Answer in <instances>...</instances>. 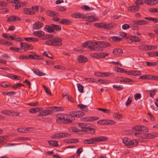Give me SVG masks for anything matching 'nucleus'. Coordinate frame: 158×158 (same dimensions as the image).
Here are the masks:
<instances>
[{
    "instance_id": "nucleus-55",
    "label": "nucleus",
    "mask_w": 158,
    "mask_h": 158,
    "mask_svg": "<svg viewBox=\"0 0 158 158\" xmlns=\"http://www.w3.org/2000/svg\"><path fill=\"white\" fill-rule=\"evenodd\" d=\"M43 87L44 88L45 90V92L48 94H49L50 95H52V94L49 89L47 88V87H46L44 85H42Z\"/></svg>"
},
{
    "instance_id": "nucleus-50",
    "label": "nucleus",
    "mask_w": 158,
    "mask_h": 158,
    "mask_svg": "<svg viewBox=\"0 0 158 158\" xmlns=\"http://www.w3.org/2000/svg\"><path fill=\"white\" fill-rule=\"evenodd\" d=\"M109 54L104 52H101L99 53V58H103L105 57L106 56H108Z\"/></svg>"
},
{
    "instance_id": "nucleus-29",
    "label": "nucleus",
    "mask_w": 158,
    "mask_h": 158,
    "mask_svg": "<svg viewBox=\"0 0 158 158\" xmlns=\"http://www.w3.org/2000/svg\"><path fill=\"white\" fill-rule=\"evenodd\" d=\"M96 128V127L95 126H93L92 128L87 127V131H88L90 134H93L95 132V129Z\"/></svg>"
},
{
    "instance_id": "nucleus-4",
    "label": "nucleus",
    "mask_w": 158,
    "mask_h": 158,
    "mask_svg": "<svg viewBox=\"0 0 158 158\" xmlns=\"http://www.w3.org/2000/svg\"><path fill=\"white\" fill-rule=\"evenodd\" d=\"M100 43L99 41L92 42L89 43L88 45V48L91 50L97 51H101L102 50V47L99 46Z\"/></svg>"
},
{
    "instance_id": "nucleus-39",
    "label": "nucleus",
    "mask_w": 158,
    "mask_h": 158,
    "mask_svg": "<svg viewBox=\"0 0 158 158\" xmlns=\"http://www.w3.org/2000/svg\"><path fill=\"white\" fill-rule=\"evenodd\" d=\"M113 117L114 118L118 119H120L122 118V114L118 113H114L113 114Z\"/></svg>"
},
{
    "instance_id": "nucleus-32",
    "label": "nucleus",
    "mask_w": 158,
    "mask_h": 158,
    "mask_svg": "<svg viewBox=\"0 0 158 158\" xmlns=\"http://www.w3.org/2000/svg\"><path fill=\"white\" fill-rule=\"evenodd\" d=\"M129 8H130V10L131 11L135 12L139 10V7L138 5H136V6L134 5L132 6L129 7Z\"/></svg>"
},
{
    "instance_id": "nucleus-20",
    "label": "nucleus",
    "mask_w": 158,
    "mask_h": 158,
    "mask_svg": "<svg viewBox=\"0 0 158 158\" xmlns=\"http://www.w3.org/2000/svg\"><path fill=\"white\" fill-rule=\"evenodd\" d=\"M23 12L26 15H33L35 14V12L31 10L30 8H25L23 9Z\"/></svg>"
},
{
    "instance_id": "nucleus-57",
    "label": "nucleus",
    "mask_w": 158,
    "mask_h": 158,
    "mask_svg": "<svg viewBox=\"0 0 158 158\" xmlns=\"http://www.w3.org/2000/svg\"><path fill=\"white\" fill-rule=\"evenodd\" d=\"M131 38L132 40L134 42H139L141 40L140 38L135 36H133L131 37Z\"/></svg>"
},
{
    "instance_id": "nucleus-42",
    "label": "nucleus",
    "mask_w": 158,
    "mask_h": 158,
    "mask_svg": "<svg viewBox=\"0 0 158 158\" xmlns=\"http://www.w3.org/2000/svg\"><path fill=\"white\" fill-rule=\"evenodd\" d=\"M144 19H145L151 21L155 23H156L158 22V19H155L152 17H145Z\"/></svg>"
},
{
    "instance_id": "nucleus-60",
    "label": "nucleus",
    "mask_w": 158,
    "mask_h": 158,
    "mask_svg": "<svg viewBox=\"0 0 158 158\" xmlns=\"http://www.w3.org/2000/svg\"><path fill=\"white\" fill-rule=\"evenodd\" d=\"M82 9H84L85 10H93V9L89 7L87 5H84L81 6Z\"/></svg>"
},
{
    "instance_id": "nucleus-1",
    "label": "nucleus",
    "mask_w": 158,
    "mask_h": 158,
    "mask_svg": "<svg viewBox=\"0 0 158 158\" xmlns=\"http://www.w3.org/2000/svg\"><path fill=\"white\" fill-rule=\"evenodd\" d=\"M107 138L104 136H99L95 138H93L89 139L84 140L83 143L85 144H91L95 143L97 142L106 141Z\"/></svg>"
},
{
    "instance_id": "nucleus-47",
    "label": "nucleus",
    "mask_w": 158,
    "mask_h": 158,
    "mask_svg": "<svg viewBox=\"0 0 158 158\" xmlns=\"http://www.w3.org/2000/svg\"><path fill=\"white\" fill-rule=\"evenodd\" d=\"M84 80L90 82H95L97 83V80L92 78H85Z\"/></svg>"
},
{
    "instance_id": "nucleus-15",
    "label": "nucleus",
    "mask_w": 158,
    "mask_h": 158,
    "mask_svg": "<svg viewBox=\"0 0 158 158\" xmlns=\"http://www.w3.org/2000/svg\"><path fill=\"white\" fill-rule=\"evenodd\" d=\"M71 16L74 18L78 19L82 18L83 19L85 17L84 14L79 13H73L71 15Z\"/></svg>"
},
{
    "instance_id": "nucleus-59",
    "label": "nucleus",
    "mask_w": 158,
    "mask_h": 158,
    "mask_svg": "<svg viewBox=\"0 0 158 158\" xmlns=\"http://www.w3.org/2000/svg\"><path fill=\"white\" fill-rule=\"evenodd\" d=\"M77 88L78 91L80 93H82L83 91V86L80 84H78Z\"/></svg>"
},
{
    "instance_id": "nucleus-53",
    "label": "nucleus",
    "mask_w": 158,
    "mask_h": 158,
    "mask_svg": "<svg viewBox=\"0 0 158 158\" xmlns=\"http://www.w3.org/2000/svg\"><path fill=\"white\" fill-rule=\"evenodd\" d=\"M97 82H99L102 84H108L109 83V81L107 80H104L103 79H99L97 80Z\"/></svg>"
},
{
    "instance_id": "nucleus-22",
    "label": "nucleus",
    "mask_w": 158,
    "mask_h": 158,
    "mask_svg": "<svg viewBox=\"0 0 158 158\" xmlns=\"http://www.w3.org/2000/svg\"><path fill=\"white\" fill-rule=\"evenodd\" d=\"M100 43L99 46L101 47H102V48H106L108 47H110L111 46V44L108 43H107L105 41H99Z\"/></svg>"
},
{
    "instance_id": "nucleus-5",
    "label": "nucleus",
    "mask_w": 158,
    "mask_h": 158,
    "mask_svg": "<svg viewBox=\"0 0 158 158\" xmlns=\"http://www.w3.org/2000/svg\"><path fill=\"white\" fill-rule=\"evenodd\" d=\"M57 117L60 120H64L66 123H71L72 120L70 119L69 116L66 114H58L57 115Z\"/></svg>"
},
{
    "instance_id": "nucleus-33",
    "label": "nucleus",
    "mask_w": 158,
    "mask_h": 158,
    "mask_svg": "<svg viewBox=\"0 0 158 158\" xmlns=\"http://www.w3.org/2000/svg\"><path fill=\"white\" fill-rule=\"evenodd\" d=\"M51 25L52 26L53 29H55L56 31H59L61 29V27L60 25L53 24H51Z\"/></svg>"
},
{
    "instance_id": "nucleus-24",
    "label": "nucleus",
    "mask_w": 158,
    "mask_h": 158,
    "mask_svg": "<svg viewBox=\"0 0 158 158\" xmlns=\"http://www.w3.org/2000/svg\"><path fill=\"white\" fill-rule=\"evenodd\" d=\"M109 40L111 41L118 42L121 40V39L117 36H111L109 38Z\"/></svg>"
},
{
    "instance_id": "nucleus-23",
    "label": "nucleus",
    "mask_w": 158,
    "mask_h": 158,
    "mask_svg": "<svg viewBox=\"0 0 158 158\" xmlns=\"http://www.w3.org/2000/svg\"><path fill=\"white\" fill-rule=\"evenodd\" d=\"M71 22L70 20L65 19H62L59 22L60 23L64 25H69L71 23Z\"/></svg>"
},
{
    "instance_id": "nucleus-25",
    "label": "nucleus",
    "mask_w": 158,
    "mask_h": 158,
    "mask_svg": "<svg viewBox=\"0 0 158 158\" xmlns=\"http://www.w3.org/2000/svg\"><path fill=\"white\" fill-rule=\"evenodd\" d=\"M157 2V0H145V3L149 5H155Z\"/></svg>"
},
{
    "instance_id": "nucleus-34",
    "label": "nucleus",
    "mask_w": 158,
    "mask_h": 158,
    "mask_svg": "<svg viewBox=\"0 0 158 158\" xmlns=\"http://www.w3.org/2000/svg\"><path fill=\"white\" fill-rule=\"evenodd\" d=\"M29 60L30 58H32L34 59H39V56L36 55L35 52H33V54L29 55L28 56Z\"/></svg>"
},
{
    "instance_id": "nucleus-43",
    "label": "nucleus",
    "mask_w": 158,
    "mask_h": 158,
    "mask_svg": "<svg viewBox=\"0 0 158 158\" xmlns=\"http://www.w3.org/2000/svg\"><path fill=\"white\" fill-rule=\"evenodd\" d=\"M113 87L114 89H115L117 90L118 91H120L123 90V87L122 85H118L117 86L115 85H113Z\"/></svg>"
},
{
    "instance_id": "nucleus-54",
    "label": "nucleus",
    "mask_w": 158,
    "mask_h": 158,
    "mask_svg": "<svg viewBox=\"0 0 158 158\" xmlns=\"http://www.w3.org/2000/svg\"><path fill=\"white\" fill-rule=\"evenodd\" d=\"M141 125H136L132 127V129L137 131H140Z\"/></svg>"
},
{
    "instance_id": "nucleus-26",
    "label": "nucleus",
    "mask_w": 158,
    "mask_h": 158,
    "mask_svg": "<svg viewBox=\"0 0 158 158\" xmlns=\"http://www.w3.org/2000/svg\"><path fill=\"white\" fill-rule=\"evenodd\" d=\"M26 41L29 42H35L38 41V40L35 38L33 37H27L24 38Z\"/></svg>"
},
{
    "instance_id": "nucleus-46",
    "label": "nucleus",
    "mask_w": 158,
    "mask_h": 158,
    "mask_svg": "<svg viewBox=\"0 0 158 158\" xmlns=\"http://www.w3.org/2000/svg\"><path fill=\"white\" fill-rule=\"evenodd\" d=\"M47 14L51 16H54L57 15V13L56 12L51 10L48 11L47 12Z\"/></svg>"
},
{
    "instance_id": "nucleus-19",
    "label": "nucleus",
    "mask_w": 158,
    "mask_h": 158,
    "mask_svg": "<svg viewBox=\"0 0 158 158\" xmlns=\"http://www.w3.org/2000/svg\"><path fill=\"white\" fill-rule=\"evenodd\" d=\"M123 51L120 48H115L113 50V53L116 56L120 55L122 54Z\"/></svg>"
},
{
    "instance_id": "nucleus-37",
    "label": "nucleus",
    "mask_w": 158,
    "mask_h": 158,
    "mask_svg": "<svg viewBox=\"0 0 158 158\" xmlns=\"http://www.w3.org/2000/svg\"><path fill=\"white\" fill-rule=\"evenodd\" d=\"M41 108L40 107L31 108L29 109V111L31 113H35L40 111L41 110Z\"/></svg>"
},
{
    "instance_id": "nucleus-17",
    "label": "nucleus",
    "mask_w": 158,
    "mask_h": 158,
    "mask_svg": "<svg viewBox=\"0 0 158 158\" xmlns=\"http://www.w3.org/2000/svg\"><path fill=\"white\" fill-rule=\"evenodd\" d=\"M77 60L79 62L82 63L86 62L88 61V59L86 57L81 55L78 56Z\"/></svg>"
},
{
    "instance_id": "nucleus-14",
    "label": "nucleus",
    "mask_w": 158,
    "mask_h": 158,
    "mask_svg": "<svg viewBox=\"0 0 158 158\" xmlns=\"http://www.w3.org/2000/svg\"><path fill=\"white\" fill-rule=\"evenodd\" d=\"M20 18L15 15H12L7 18V21L10 22L15 21H19Z\"/></svg>"
},
{
    "instance_id": "nucleus-35",
    "label": "nucleus",
    "mask_w": 158,
    "mask_h": 158,
    "mask_svg": "<svg viewBox=\"0 0 158 158\" xmlns=\"http://www.w3.org/2000/svg\"><path fill=\"white\" fill-rule=\"evenodd\" d=\"M110 76L112 77H114V75L113 73L109 72L102 73V77H106Z\"/></svg>"
},
{
    "instance_id": "nucleus-6",
    "label": "nucleus",
    "mask_w": 158,
    "mask_h": 158,
    "mask_svg": "<svg viewBox=\"0 0 158 158\" xmlns=\"http://www.w3.org/2000/svg\"><path fill=\"white\" fill-rule=\"evenodd\" d=\"M85 114V113L81 111H74L70 112L69 115L72 117L80 118Z\"/></svg>"
},
{
    "instance_id": "nucleus-41",
    "label": "nucleus",
    "mask_w": 158,
    "mask_h": 158,
    "mask_svg": "<svg viewBox=\"0 0 158 158\" xmlns=\"http://www.w3.org/2000/svg\"><path fill=\"white\" fill-rule=\"evenodd\" d=\"M147 47V51L156 49L157 48L156 46L152 45H148Z\"/></svg>"
},
{
    "instance_id": "nucleus-8",
    "label": "nucleus",
    "mask_w": 158,
    "mask_h": 158,
    "mask_svg": "<svg viewBox=\"0 0 158 158\" xmlns=\"http://www.w3.org/2000/svg\"><path fill=\"white\" fill-rule=\"evenodd\" d=\"M79 126L81 128L78 129H76L75 127H72L71 129L73 131H83L87 132V127H85V123H79Z\"/></svg>"
},
{
    "instance_id": "nucleus-13",
    "label": "nucleus",
    "mask_w": 158,
    "mask_h": 158,
    "mask_svg": "<svg viewBox=\"0 0 158 158\" xmlns=\"http://www.w3.org/2000/svg\"><path fill=\"white\" fill-rule=\"evenodd\" d=\"M134 23L137 25H143L148 24L149 23L145 20H136L133 22Z\"/></svg>"
},
{
    "instance_id": "nucleus-56",
    "label": "nucleus",
    "mask_w": 158,
    "mask_h": 158,
    "mask_svg": "<svg viewBox=\"0 0 158 158\" xmlns=\"http://www.w3.org/2000/svg\"><path fill=\"white\" fill-rule=\"evenodd\" d=\"M140 131L147 132L148 131V129L147 127L141 125Z\"/></svg>"
},
{
    "instance_id": "nucleus-9",
    "label": "nucleus",
    "mask_w": 158,
    "mask_h": 158,
    "mask_svg": "<svg viewBox=\"0 0 158 158\" xmlns=\"http://www.w3.org/2000/svg\"><path fill=\"white\" fill-rule=\"evenodd\" d=\"M52 46H61L62 44L61 42L62 40L58 37H55L52 39Z\"/></svg>"
},
{
    "instance_id": "nucleus-44",
    "label": "nucleus",
    "mask_w": 158,
    "mask_h": 158,
    "mask_svg": "<svg viewBox=\"0 0 158 158\" xmlns=\"http://www.w3.org/2000/svg\"><path fill=\"white\" fill-rule=\"evenodd\" d=\"M138 48L139 50L143 51H147V45H141L138 47Z\"/></svg>"
},
{
    "instance_id": "nucleus-16",
    "label": "nucleus",
    "mask_w": 158,
    "mask_h": 158,
    "mask_svg": "<svg viewBox=\"0 0 158 158\" xmlns=\"http://www.w3.org/2000/svg\"><path fill=\"white\" fill-rule=\"evenodd\" d=\"M83 19L89 22L96 21L98 20V19H95L93 16H88L86 17L85 15V17Z\"/></svg>"
},
{
    "instance_id": "nucleus-28",
    "label": "nucleus",
    "mask_w": 158,
    "mask_h": 158,
    "mask_svg": "<svg viewBox=\"0 0 158 158\" xmlns=\"http://www.w3.org/2000/svg\"><path fill=\"white\" fill-rule=\"evenodd\" d=\"M77 107L78 108H80L81 110H84L86 112L88 110L87 106L82 104H79L78 105Z\"/></svg>"
},
{
    "instance_id": "nucleus-36",
    "label": "nucleus",
    "mask_w": 158,
    "mask_h": 158,
    "mask_svg": "<svg viewBox=\"0 0 158 158\" xmlns=\"http://www.w3.org/2000/svg\"><path fill=\"white\" fill-rule=\"evenodd\" d=\"M33 72L37 75L39 76H43L45 75V74L44 73L40 71L38 69H35L33 70Z\"/></svg>"
},
{
    "instance_id": "nucleus-2",
    "label": "nucleus",
    "mask_w": 158,
    "mask_h": 158,
    "mask_svg": "<svg viewBox=\"0 0 158 158\" xmlns=\"http://www.w3.org/2000/svg\"><path fill=\"white\" fill-rule=\"evenodd\" d=\"M33 34L35 35L40 38L41 39L44 40L51 39L53 36L52 34H45L44 31L40 30L35 31L33 33Z\"/></svg>"
},
{
    "instance_id": "nucleus-40",
    "label": "nucleus",
    "mask_w": 158,
    "mask_h": 158,
    "mask_svg": "<svg viewBox=\"0 0 158 158\" xmlns=\"http://www.w3.org/2000/svg\"><path fill=\"white\" fill-rule=\"evenodd\" d=\"M132 81L131 79L126 78L125 77H122V79L120 80V82H128Z\"/></svg>"
},
{
    "instance_id": "nucleus-30",
    "label": "nucleus",
    "mask_w": 158,
    "mask_h": 158,
    "mask_svg": "<svg viewBox=\"0 0 158 158\" xmlns=\"http://www.w3.org/2000/svg\"><path fill=\"white\" fill-rule=\"evenodd\" d=\"M19 113L17 112H15L13 110H8V115L14 116L19 115Z\"/></svg>"
},
{
    "instance_id": "nucleus-61",
    "label": "nucleus",
    "mask_w": 158,
    "mask_h": 158,
    "mask_svg": "<svg viewBox=\"0 0 158 158\" xmlns=\"http://www.w3.org/2000/svg\"><path fill=\"white\" fill-rule=\"evenodd\" d=\"M41 8V7L40 6H33L31 7L32 10L33 11H39L40 9Z\"/></svg>"
},
{
    "instance_id": "nucleus-49",
    "label": "nucleus",
    "mask_w": 158,
    "mask_h": 158,
    "mask_svg": "<svg viewBox=\"0 0 158 158\" xmlns=\"http://www.w3.org/2000/svg\"><path fill=\"white\" fill-rule=\"evenodd\" d=\"M144 2L145 3V0H136L135 2V4L139 6V5L143 4Z\"/></svg>"
},
{
    "instance_id": "nucleus-45",
    "label": "nucleus",
    "mask_w": 158,
    "mask_h": 158,
    "mask_svg": "<svg viewBox=\"0 0 158 158\" xmlns=\"http://www.w3.org/2000/svg\"><path fill=\"white\" fill-rule=\"evenodd\" d=\"M104 23H97L94 24V26L98 28H104Z\"/></svg>"
},
{
    "instance_id": "nucleus-48",
    "label": "nucleus",
    "mask_w": 158,
    "mask_h": 158,
    "mask_svg": "<svg viewBox=\"0 0 158 158\" xmlns=\"http://www.w3.org/2000/svg\"><path fill=\"white\" fill-rule=\"evenodd\" d=\"M23 86V85L21 83H19L16 84L14 85H13L12 86V87L14 89H16L17 88H18L19 87H21Z\"/></svg>"
},
{
    "instance_id": "nucleus-38",
    "label": "nucleus",
    "mask_w": 158,
    "mask_h": 158,
    "mask_svg": "<svg viewBox=\"0 0 158 158\" xmlns=\"http://www.w3.org/2000/svg\"><path fill=\"white\" fill-rule=\"evenodd\" d=\"M59 138H65L70 135V134L66 133H59Z\"/></svg>"
},
{
    "instance_id": "nucleus-64",
    "label": "nucleus",
    "mask_w": 158,
    "mask_h": 158,
    "mask_svg": "<svg viewBox=\"0 0 158 158\" xmlns=\"http://www.w3.org/2000/svg\"><path fill=\"white\" fill-rule=\"evenodd\" d=\"M141 98V95L139 93H136L134 95V98L135 100L140 99Z\"/></svg>"
},
{
    "instance_id": "nucleus-12",
    "label": "nucleus",
    "mask_w": 158,
    "mask_h": 158,
    "mask_svg": "<svg viewBox=\"0 0 158 158\" xmlns=\"http://www.w3.org/2000/svg\"><path fill=\"white\" fill-rule=\"evenodd\" d=\"M43 23L39 21L33 24V28L35 29H39L43 27Z\"/></svg>"
},
{
    "instance_id": "nucleus-18",
    "label": "nucleus",
    "mask_w": 158,
    "mask_h": 158,
    "mask_svg": "<svg viewBox=\"0 0 158 158\" xmlns=\"http://www.w3.org/2000/svg\"><path fill=\"white\" fill-rule=\"evenodd\" d=\"M99 118L95 117H91L83 118V121L85 122L93 121L99 119Z\"/></svg>"
},
{
    "instance_id": "nucleus-7",
    "label": "nucleus",
    "mask_w": 158,
    "mask_h": 158,
    "mask_svg": "<svg viewBox=\"0 0 158 158\" xmlns=\"http://www.w3.org/2000/svg\"><path fill=\"white\" fill-rule=\"evenodd\" d=\"M20 44L21 49H24V52H26L27 50H30L33 48V47L32 45L26 43L21 42Z\"/></svg>"
},
{
    "instance_id": "nucleus-11",
    "label": "nucleus",
    "mask_w": 158,
    "mask_h": 158,
    "mask_svg": "<svg viewBox=\"0 0 158 158\" xmlns=\"http://www.w3.org/2000/svg\"><path fill=\"white\" fill-rule=\"evenodd\" d=\"M117 25L114 23L106 24L104 23V29L110 30L114 28Z\"/></svg>"
},
{
    "instance_id": "nucleus-27",
    "label": "nucleus",
    "mask_w": 158,
    "mask_h": 158,
    "mask_svg": "<svg viewBox=\"0 0 158 158\" xmlns=\"http://www.w3.org/2000/svg\"><path fill=\"white\" fill-rule=\"evenodd\" d=\"M48 142L49 144L53 147H58V142L56 140H48Z\"/></svg>"
},
{
    "instance_id": "nucleus-10",
    "label": "nucleus",
    "mask_w": 158,
    "mask_h": 158,
    "mask_svg": "<svg viewBox=\"0 0 158 158\" xmlns=\"http://www.w3.org/2000/svg\"><path fill=\"white\" fill-rule=\"evenodd\" d=\"M98 123L103 125H112L114 124L115 122L110 120L103 119L98 121Z\"/></svg>"
},
{
    "instance_id": "nucleus-63",
    "label": "nucleus",
    "mask_w": 158,
    "mask_h": 158,
    "mask_svg": "<svg viewBox=\"0 0 158 158\" xmlns=\"http://www.w3.org/2000/svg\"><path fill=\"white\" fill-rule=\"evenodd\" d=\"M56 9L60 11H64L66 10V9L62 6H57Z\"/></svg>"
},
{
    "instance_id": "nucleus-3",
    "label": "nucleus",
    "mask_w": 158,
    "mask_h": 158,
    "mask_svg": "<svg viewBox=\"0 0 158 158\" xmlns=\"http://www.w3.org/2000/svg\"><path fill=\"white\" fill-rule=\"evenodd\" d=\"M123 143L129 147H133L136 146L138 144V142L135 140H131L128 138H124L123 139Z\"/></svg>"
},
{
    "instance_id": "nucleus-51",
    "label": "nucleus",
    "mask_w": 158,
    "mask_h": 158,
    "mask_svg": "<svg viewBox=\"0 0 158 158\" xmlns=\"http://www.w3.org/2000/svg\"><path fill=\"white\" fill-rule=\"evenodd\" d=\"M148 66H153L157 65V62H149L146 61L145 62Z\"/></svg>"
},
{
    "instance_id": "nucleus-52",
    "label": "nucleus",
    "mask_w": 158,
    "mask_h": 158,
    "mask_svg": "<svg viewBox=\"0 0 158 158\" xmlns=\"http://www.w3.org/2000/svg\"><path fill=\"white\" fill-rule=\"evenodd\" d=\"M97 109L106 113H110V110L107 109L102 108H98Z\"/></svg>"
},
{
    "instance_id": "nucleus-31",
    "label": "nucleus",
    "mask_w": 158,
    "mask_h": 158,
    "mask_svg": "<svg viewBox=\"0 0 158 158\" xmlns=\"http://www.w3.org/2000/svg\"><path fill=\"white\" fill-rule=\"evenodd\" d=\"M157 136H158V133H155L154 134L146 133V139H153Z\"/></svg>"
},
{
    "instance_id": "nucleus-62",
    "label": "nucleus",
    "mask_w": 158,
    "mask_h": 158,
    "mask_svg": "<svg viewBox=\"0 0 158 158\" xmlns=\"http://www.w3.org/2000/svg\"><path fill=\"white\" fill-rule=\"evenodd\" d=\"M64 109L62 107H55L53 110L55 111H60L63 110Z\"/></svg>"
},
{
    "instance_id": "nucleus-58",
    "label": "nucleus",
    "mask_w": 158,
    "mask_h": 158,
    "mask_svg": "<svg viewBox=\"0 0 158 158\" xmlns=\"http://www.w3.org/2000/svg\"><path fill=\"white\" fill-rule=\"evenodd\" d=\"M13 40H15V41H19V42L22 41H23V40L22 38L19 37L15 35H14V38L13 39Z\"/></svg>"
},
{
    "instance_id": "nucleus-21",
    "label": "nucleus",
    "mask_w": 158,
    "mask_h": 158,
    "mask_svg": "<svg viewBox=\"0 0 158 158\" xmlns=\"http://www.w3.org/2000/svg\"><path fill=\"white\" fill-rule=\"evenodd\" d=\"M45 30L47 32L49 33H52L54 31L52 26L49 25H46L45 28Z\"/></svg>"
}]
</instances>
